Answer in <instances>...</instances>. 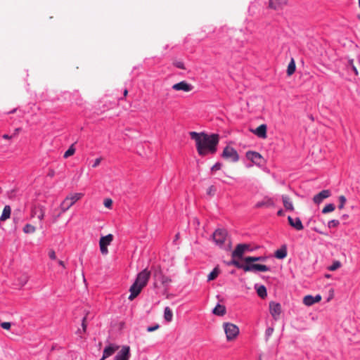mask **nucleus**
Wrapping results in <instances>:
<instances>
[{
	"instance_id": "nucleus-1",
	"label": "nucleus",
	"mask_w": 360,
	"mask_h": 360,
	"mask_svg": "<svg viewBox=\"0 0 360 360\" xmlns=\"http://www.w3.org/2000/svg\"><path fill=\"white\" fill-rule=\"evenodd\" d=\"M191 139L195 141L196 149L199 155L203 157L210 153L215 154L219 142L218 134H207L205 132L191 131Z\"/></svg>"
},
{
	"instance_id": "nucleus-2",
	"label": "nucleus",
	"mask_w": 360,
	"mask_h": 360,
	"mask_svg": "<svg viewBox=\"0 0 360 360\" xmlns=\"http://www.w3.org/2000/svg\"><path fill=\"white\" fill-rule=\"evenodd\" d=\"M266 257L263 256H259V257H253V256H248L243 258V261L245 263V265L253 266V268H251V269H247V272H257V271H261V272H266L270 270V267L265 265V264H254V262H264L266 260Z\"/></svg>"
},
{
	"instance_id": "nucleus-3",
	"label": "nucleus",
	"mask_w": 360,
	"mask_h": 360,
	"mask_svg": "<svg viewBox=\"0 0 360 360\" xmlns=\"http://www.w3.org/2000/svg\"><path fill=\"white\" fill-rule=\"evenodd\" d=\"M83 195L82 193H73L68 195L60 204V212L58 217L69 210L77 201L82 198Z\"/></svg>"
},
{
	"instance_id": "nucleus-4",
	"label": "nucleus",
	"mask_w": 360,
	"mask_h": 360,
	"mask_svg": "<svg viewBox=\"0 0 360 360\" xmlns=\"http://www.w3.org/2000/svg\"><path fill=\"white\" fill-rule=\"evenodd\" d=\"M228 341L234 340L239 334L238 327L231 323H224L223 325Z\"/></svg>"
},
{
	"instance_id": "nucleus-5",
	"label": "nucleus",
	"mask_w": 360,
	"mask_h": 360,
	"mask_svg": "<svg viewBox=\"0 0 360 360\" xmlns=\"http://www.w3.org/2000/svg\"><path fill=\"white\" fill-rule=\"evenodd\" d=\"M221 156L222 158L231 160L233 162H236L239 160V155L237 150L233 147L229 146L224 148Z\"/></svg>"
},
{
	"instance_id": "nucleus-6",
	"label": "nucleus",
	"mask_w": 360,
	"mask_h": 360,
	"mask_svg": "<svg viewBox=\"0 0 360 360\" xmlns=\"http://www.w3.org/2000/svg\"><path fill=\"white\" fill-rule=\"evenodd\" d=\"M227 236V231L224 229H217L212 234V238L216 245L222 247Z\"/></svg>"
},
{
	"instance_id": "nucleus-7",
	"label": "nucleus",
	"mask_w": 360,
	"mask_h": 360,
	"mask_svg": "<svg viewBox=\"0 0 360 360\" xmlns=\"http://www.w3.org/2000/svg\"><path fill=\"white\" fill-rule=\"evenodd\" d=\"M252 251V249L250 248V245L248 243H239L236 245L235 250L231 253V257H237L238 259H243V255L245 252Z\"/></svg>"
},
{
	"instance_id": "nucleus-8",
	"label": "nucleus",
	"mask_w": 360,
	"mask_h": 360,
	"mask_svg": "<svg viewBox=\"0 0 360 360\" xmlns=\"http://www.w3.org/2000/svg\"><path fill=\"white\" fill-rule=\"evenodd\" d=\"M150 274L148 269H144L137 274L135 281L145 287L150 279Z\"/></svg>"
},
{
	"instance_id": "nucleus-9",
	"label": "nucleus",
	"mask_w": 360,
	"mask_h": 360,
	"mask_svg": "<svg viewBox=\"0 0 360 360\" xmlns=\"http://www.w3.org/2000/svg\"><path fill=\"white\" fill-rule=\"evenodd\" d=\"M46 208L40 204L34 205L31 210V217H37L42 221L45 216Z\"/></svg>"
},
{
	"instance_id": "nucleus-10",
	"label": "nucleus",
	"mask_w": 360,
	"mask_h": 360,
	"mask_svg": "<svg viewBox=\"0 0 360 360\" xmlns=\"http://www.w3.org/2000/svg\"><path fill=\"white\" fill-rule=\"evenodd\" d=\"M246 158L256 165H261L262 163L263 158L261 154L256 151L249 150L246 152Z\"/></svg>"
},
{
	"instance_id": "nucleus-11",
	"label": "nucleus",
	"mask_w": 360,
	"mask_h": 360,
	"mask_svg": "<svg viewBox=\"0 0 360 360\" xmlns=\"http://www.w3.org/2000/svg\"><path fill=\"white\" fill-rule=\"evenodd\" d=\"M269 312L274 319L278 320L281 313V305L278 302H271L269 303Z\"/></svg>"
},
{
	"instance_id": "nucleus-12",
	"label": "nucleus",
	"mask_w": 360,
	"mask_h": 360,
	"mask_svg": "<svg viewBox=\"0 0 360 360\" xmlns=\"http://www.w3.org/2000/svg\"><path fill=\"white\" fill-rule=\"evenodd\" d=\"M143 288V286L134 281V283L129 288L130 295L129 296V300H133L135 297H136L140 294L141 290Z\"/></svg>"
},
{
	"instance_id": "nucleus-13",
	"label": "nucleus",
	"mask_w": 360,
	"mask_h": 360,
	"mask_svg": "<svg viewBox=\"0 0 360 360\" xmlns=\"http://www.w3.org/2000/svg\"><path fill=\"white\" fill-rule=\"evenodd\" d=\"M172 89L175 91H183L188 92L193 90V86L186 81H181L179 83L174 84Z\"/></svg>"
},
{
	"instance_id": "nucleus-14",
	"label": "nucleus",
	"mask_w": 360,
	"mask_h": 360,
	"mask_svg": "<svg viewBox=\"0 0 360 360\" xmlns=\"http://www.w3.org/2000/svg\"><path fill=\"white\" fill-rule=\"evenodd\" d=\"M275 203L274 199L269 196H265L262 200L258 201L255 205V208H261L262 207H274Z\"/></svg>"
},
{
	"instance_id": "nucleus-15",
	"label": "nucleus",
	"mask_w": 360,
	"mask_h": 360,
	"mask_svg": "<svg viewBox=\"0 0 360 360\" xmlns=\"http://www.w3.org/2000/svg\"><path fill=\"white\" fill-rule=\"evenodd\" d=\"M322 299L321 295L318 294L316 296H313L311 295H307L303 298V303L306 306H311L315 303L319 302Z\"/></svg>"
},
{
	"instance_id": "nucleus-16",
	"label": "nucleus",
	"mask_w": 360,
	"mask_h": 360,
	"mask_svg": "<svg viewBox=\"0 0 360 360\" xmlns=\"http://www.w3.org/2000/svg\"><path fill=\"white\" fill-rule=\"evenodd\" d=\"M236 257H232V259L227 262L226 264L227 266H234L238 269H243L245 272H247V269H251V268H253V266H250L248 265H245V264L240 263L239 261L236 260L235 259Z\"/></svg>"
},
{
	"instance_id": "nucleus-17",
	"label": "nucleus",
	"mask_w": 360,
	"mask_h": 360,
	"mask_svg": "<svg viewBox=\"0 0 360 360\" xmlns=\"http://www.w3.org/2000/svg\"><path fill=\"white\" fill-rule=\"evenodd\" d=\"M288 221L290 226L297 231H301L304 229L301 219L299 217L293 219L292 217L288 216Z\"/></svg>"
},
{
	"instance_id": "nucleus-18",
	"label": "nucleus",
	"mask_w": 360,
	"mask_h": 360,
	"mask_svg": "<svg viewBox=\"0 0 360 360\" xmlns=\"http://www.w3.org/2000/svg\"><path fill=\"white\" fill-rule=\"evenodd\" d=\"M113 238L114 236L111 233H109L105 236H102L99 240L100 250H105V247L108 248V246L113 240Z\"/></svg>"
},
{
	"instance_id": "nucleus-19",
	"label": "nucleus",
	"mask_w": 360,
	"mask_h": 360,
	"mask_svg": "<svg viewBox=\"0 0 360 360\" xmlns=\"http://www.w3.org/2000/svg\"><path fill=\"white\" fill-rule=\"evenodd\" d=\"M330 195V191L329 190H323L313 198V201L316 204H320L324 199L328 198Z\"/></svg>"
},
{
	"instance_id": "nucleus-20",
	"label": "nucleus",
	"mask_w": 360,
	"mask_h": 360,
	"mask_svg": "<svg viewBox=\"0 0 360 360\" xmlns=\"http://www.w3.org/2000/svg\"><path fill=\"white\" fill-rule=\"evenodd\" d=\"M266 130L267 127L266 124H262L257 127L255 129L252 130V131L259 138L266 139Z\"/></svg>"
},
{
	"instance_id": "nucleus-21",
	"label": "nucleus",
	"mask_w": 360,
	"mask_h": 360,
	"mask_svg": "<svg viewBox=\"0 0 360 360\" xmlns=\"http://www.w3.org/2000/svg\"><path fill=\"white\" fill-rule=\"evenodd\" d=\"M117 349L118 347L113 345H110L105 347L103 352V356L100 360H104L105 359L110 356Z\"/></svg>"
},
{
	"instance_id": "nucleus-22",
	"label": "nucleus",
	"mask_w": 360,
	"mask_h": 360,
	"mask_svg": "<svg viewBox=\"0 0 360 360\" xmlns=\"http://www.w3.org/2000/svg\"><path fill=\"white\" fill-rule=\"evenodd\" d=\"M288 255V250H287V245H281V248L278 249L274 252V257L279 259H283L287 257Z\"/></svg>"
},
{
	"instance_id": "nucleus-23",
	"label": "nucleus",
	"mask_w": 360,
	"mask_h": 360,
	"mask_svg": "<svg viewBox=\"0 0 360 360\" xmlns=\"http://www.w3.org/2000/svg\"><path fill=\"white\" fill-rule=\"evenodd\" d=\"M115 356L124 357L126 359H130V347L129 346H123L122 349L117 352Z\"/></svg>"
},
{
	"instance_id": "nucleus-24",
	"label": "nucleus",
	"mask_w": 360,
	"mask_h": 360,
	"mask_svg": "<svg viewBox=\"0 0 360 360\" xmlns=\"http://www.w3.org/2000/svg\"><path fill=\"white\" fill-rule=\"evenodd\" d=\"M286 4V0H269V6L271 8L277 10L279 9L282 5Z\"/></svg>"
},
{
	"instance_id": "nucleus-25",
	"label": "nucleus",
	"mask_w": 360,
	"mask_h": 360,
	"mask_svg": "<svg viewBox=\"0 0 360 360\" xmlns=\"http://www.w3.org/2000/svg\"><path fill=\"white\" fill-rule=\"evenodd\" d=\"M283 206L286 210L293 211L294 207L290 198L288 195H282Z\"/></svg>"
},
{
	"instance_id": "nucleus-26",
	"label": "nucleus",
	"mask_w": 360,
	"mask_h": 360,
	"mask_svg": "<svg viewBox=\"0 0 360 360\" xmlns=\"http://www.w3.org/2000/svg\"><path fill=\"white\" fill-rule=\"evenodd\" d=\"M255 288L257 290V295L261 298H264V297H266L267 296L266 288V287L264 285H259L258 284H255Z\"/></svg>"
},
{
	"instance_id": "nucleus-27",
	"label": "nucleus",
	"mask_w": 360,
	"mask_h": 360,
	"mask_svg": "<svg viewBox=\"0 0 360 360\" xmlns=\"http://www.w3.org/2000/svg\"><path fill=\"white\" fill-rule=\"evenodd\" d=\"M29 280H30V276L27 274L24 273V274H21L18 278V285L20 288H22L24 285H25L27 283Z\"/></svg>"
},
{
	"instance_id": "nucleus-28",
	"label": "nucleus",
	"mask_w": 360,
	"mask_h": 360,
	"mask_svg": "<svg viewBox=\"0 0 360 360\" xmlns=\"http://www.w3.org/2000/svg\"><path fill=\"white\" fill-rule=\"evenodd\" d=\"M11 213V208L9 205H6L3 210L0 220L4 221L10 218Z\"/></svg>"
},
{
	"instance_id": "nucleus-29",
	"label": "nucleus",
	"mask_w": 360,
	"mask_h": 360,
	"mask_svg": "<svg viewBox=\"0 0 360 360\" xmlns=\"http://www.w3.org/2000/svg\"><path fill=\"white\" fill-rule=\"evenodd\" d=\"M226 311L225 306L220 304H217L212 310V313L217 316H223L226 314Z\"/></svg>"
},
{
	"instance_id": "nucleus-30",
	"label": "nucleus",
	"mask_w": 360,
	"mask_h": 360,
	"mask_svg": "<svg viewBox=\"0 0 360 360\" xmlns=\"http://www.w3.org/2000/svg\"><path fill=\"white\" fill-rule=\"evenodd\" d=\"M164 318L166 321L170 322L173 318V313L169 307H166L164 310Z\"/></svg>"
},
{
	"instance_id": "nucleus-31",
	"label": "nucleus",
	"mask_w": 360,
	"mask_h": 360,
	"mask_svg": "<svg viewBox=\"0 0 360 360\" xmlns=\"http://www.w3.org/2000/svg\"><path fill=\"white\" fill-rule=\"evenodd\" d=\"M36 231V227L30 224H27L23 227V232L26 234L34 233Z\"/></svg>"
},
{
	"instance_id": "nucleus-32",
	"label": "nucleus",
	"mask_w": 360,
	"mask_h": 360,
	"mask_svg": "<svg viewBox=\"0 0 360 360\" xmlns=\"http://www.w3.org/2000/svg\"><path fill=\"white\" fill-rule=\"evenodd\" d=\"M296 70V65L293 59L291 60V61L289 63L288 69H287V74L288 75H292Z\"/></svg>"
},
{
	"instance_id": "nucleus-33",
	"label": "nucleus",
	"mask_w": 360,
	"mask_h": 360,
	"mask_svg": "<svg viewBox=\"0 0 360 360\" xmlns=\"http://www.w3.org/2000/svg\"><path fill=\"white\" fill-rule=\"evenodd\" d=\"M219 270L217 267L213 269V270L208 274L207 281H213L219 275Z\"/></svg>"
},
{
	"instance_id": "nucleus-34",
	"label": "nucleus",
	"mask_w": 360,
	"mask_h": 360,
	"mask_svg": "<svg viewBox=\"0 0 360 360\" xmlns=\"http://www.w3.org/2000/svg\"><path fill=\"white\" fill-rule=\"evenodd\" d=\"M87 326H88V323H87V314L83 318V320H82V330L81 329H78L77 333L79 334L80 336H81V333L82 331L85 333L86 330V328H87Z\"/></svg>"
},
{
	"instance_id": "nucleus-35",
	"label": "nucleus",
	"mask_w": 360,
	"mask_h": 360,
	"mask_svg": "<svg viewBox=\"0 0 360 360\" xmlns=\"http://www.w3.org/2000/svg\"><path fill=\"white\" fill-rule=\"evenodd\" d=\"M160 274H161V276H160L161 283L165 287L167 286L172 282V279L169 277H168L165 275H163L161 271H160Z\"/></svg>"
},
{
	"instance_id": "nucleus-36",
	"label": "nucleus",
	"mask_w": 360,
	"mask_h": 360,
	"mask_svg": "<svg viewBox=\"0 0 360 360\" xmlns=\"http://www.w3.org/2000/svg\"><path fill=\"white\" fill-rule=\"evenodd\" d=\"M335 209V206L333 203H329L328 205H326L322 210L321 212L323 214H326V213H328V212H331L333 211H334Z\"/></svg>"
},
{
	"instance_id": "nucleus-37",
	"label": "nucleus",
	"mask_w": 360,
	"mask_h": 360,
	"mask_svg": "<svg viewBox=\"0 0 360 360\" xmlns=\"http://www.w3.org/2000/svg\"><path fill=\"white\" fill-rule=\"evenodd\" d=\"M75 152V149L73 146H71L64 153L63 157L68 158L72 155Z\"/></svg>"
},
{
	"instance_id": "nucleus-38",
	"label": "nucleus",
	"mask_w": 360,
	"mask_h": 360,
	"mask_svg": "<svg viewBox=\"0 0 360 360\" xmlns=\"http://www.w3.org/2000/svg\"><path fill=\"white\" fill-rule=\"evenodd\" d=\"M338 200H339L338 208L340 210H342L344 207L345 205L347 199H346L345 195H340L339 198H338Z\"/></svg>"
},
{
	"instance_id": "nucleus-39",
	"label": "nucleus",
	"mask_w": 360,
	"mask_h": 360,
	"mask_svg": "<svg viewBox=\"0 0 360 360\" xmlns=\"http://www.w3.org/2000/svg\"><path fill=\"white\" fill-rule=\"evenodd\" d=\"M340 225V221L338 219H332L328 222V227L329 229L336 228Z\"/></svg>"
},
{
	"instance_id": "nucleus-40",
	"label": "nucleus",
	"mask_w": 360,
	"mask_h": 360,
	"mask_svg": "<svg viewBox=\"0 0 360 360\" xmlns=\"http://www.w3.org/2000/svg\"><path fill=\"white\" fill-rule=\"evenodd\" d=\"M217 192V188L214 186H210L207 190V195L209 196H214Z\"/></svg>"
},
{
	"instance_id": "nucleus-41",
	"label": "nucleus",
	"mask_w": 360,
	"mask_h": 360,
	"mask_svg": "<svg viewBox=\"0 0 360 360\" xmlns=\"http://www.w3.org/2000/svg\"><path fill=\"white\" fill-rule=\"evenodd\" d=\"M348 66H349L352 68V70L354 72L355 75H359L358 70H357V68H356V66L354 64V60L353 59L349 60V61H348Z\"/></svg>"
},
{
	"instance_id": "nucleus-42",
	"label": "nucleus",
	"mask_w": 360,
	"mask_h": 360,
	"mask_svg": "<svg viewBox=\"0 0 360 360\" xmlns=\"http://www.w3.org/2000/svg\"><path fill=\"white\" fill-rule=\"evenodd\" d=\"M340 266H341L340 262L335 261V262H333V264L328 267V270L335 271V270L338 269V268H340Z\"/></svg>"
},
{
	"instance_id": "nucleus-43",
	"label": "nucleus",
	"mask_w": 360,
	"mask_h": 360,
	"mask_svg": "<svg viewBox=\"0 0 360 360\" xmlns=\"http://www.w3.org/2000/svg\"><path fill=\"white\" fill-rule=\"evenodd\" d=\"M274 332V328L271 327H268L265 330V338L266 340H269V338L271 336Z\"/></svg>"
},
{
	"instance_id": "nucleus-44",
	"label": "nucleus",
	"mask_w": 360,
	"mask_h": 360,
	"mask_svg": "<svg viewBox=\"0 0 360 360\" xmlns=\"http://www.w3.org/2000/svg\"><path fill=\"white\" fill-rule=\"evenodd\" d=\"M173 64H174V65L176 68H177L179 69H181V70H185L186 69V68L184 66V63L183 62H181V61H175V62H174Z\"/></svg>"
},
{
	"instance_id": "nucleus-45",
	"label": "nucleus",
	"mask_w": 360,
	"mask_h": 360,
	"mask_svg": "<svg viewBox=\"0 0 360 360\" xmlns=\"http://www.w3.org/2000/svg\"><path fill=\"white\" fill-rule=\"evenodd\" d=\"M222 164L219 162H216L211 168L212 171H217L221 169Z\"/></svg>"
},
{
	"instance_id": "nucleus-46",
	"label": "nucleus",
	"mask_w": 360,
	"mask_h": 360,
	"mask_svg": "<svg viewBox=\"0 0 360 360\" xmlns=\"http://www.w3.org/2000/svg\"><path fill=\"white\" fill-rule=\"evenodd\" d=\"M1 326L5 330H9L11 328V323L10 322H3L1 323Z\"/></svg>"
},
{
	"instance_id": "nucleus-47",
	"label": "nucleus",
	"mask_w": 360,
	"mask_h": 360,
	"mask_svg": "<svg viewBox=\"0 0 360 360\" xmlns=\"http://www.w3.org/2000/svg\"><path fill=\"white\" fill-rule=\"evenodd\" d=\"M160 328V326L158 324H155L154 326H150L147 328L148 332H153L158 329Z\"/></svg>"
},
{
	"instance_id": "nucleus-48",
	"label": "nucleus",
	"mask_w": 360,
	"mask_h": 360,
	"mask_svg": "<svg viewBox=\"0 0 360 360\" xmlns=\"http://www.w3.org/2000/svg\"><path fill=\"white\" fill-rule=\"evenodd\" d=\"M49 257L50 259L55 260L56 259V252L53 250H50L48 252Z\"/></svg>"
},
{
	"instance_id": "nucleus-49",
	"label": "nucleus",
	"mask_w": 360,
	"mask_h": 360,
	"mask_svg": "<svg viewBox=\"0 0 360 360\" xmlns=\"http://www.w3.org/2000/svg\"><path fill=\"white\" fill-rule=\"evenodd\" d=\"M112 201L110 198H107L105 200L104 205L106 207H110L112 205Z\"/></svg>"
},
{
	"instance_id": "nucleus-50",
	"label": "nucleus",
	"mask_w": 360,
	"mask_h": 360,
	"mask_svg": "<svg viewBox=\"0 0 360 360\" xmlns=\"http://www.w3.org/2000/svg\"><path fill=\"white\" fill-rule=\"evenodd\" d=\"M102 160V158H98L95 160L94 164L91 165L92 167H97L98 165H99V164L101 163Z\"/></svg>"
},
{
	"instance_id": "nucleus-51",
	"label": "nucleus",
	"mask_w": 360,
	"mask_h": 360,
	"mask_svg": "<svg viewBox=\"0 0 360 360\" xmlns=\"http://www.w3.org/2000/svg\"><path fill=\"white\" fill-rule=\"evenodd\" d=\"M312 230L314 231L315 232L319 233V234H321V235H326V233L321 231V230H319V229H317L316 227H314L312 228Z\"/></svg>"
},
{
	"instance_id": "nucleus-52",
	"label": "nucleus",
	"mask_w": 360,
	"mask_h": 360,
	"mask_svg": "<svg viewBox=\"0 0 360 360\" xmlns=\"http://www.w3.org/2000/svg\"><path fill=\"white\" fill-rule=\"evenodd\" d=\"M20 130V128H16V129L14 130V133H13V134L12 135V136H13V137L16 136L18 134V133H19Z\"/></svg>"
},
{
	"instance_id": "nucleus-53",
	"label": "nucleus",
	"mask_w": 360,
	"mask_h": 360,
	"mask_svg": "<svg viewBox=\"0 0 360 360\" xmlns=\"http://www.w3.org/2000/svg\"><path fill=\"white\" fill-rule=\"evenodd\" d=\"M277 215L279 216V217H282L284 215V212H283V210L282 209H280L278 212H277Z\"/></svg>"
},
{
	"instance_id": "nucleus-54",
	"label": "nucleus",
	"mask_w": 360,
	"mask_h": 360,
	"mask_svg": "<svg viewBox=\"0 0 360 360\" xmlns=\"http://www.w3.org/2000/svg\"><path fill=\"white\" fill-rule=\"evenodd\" d=\"M102 255H107L108 253V249L105 247V250H100Z\"/></svg>"
},
{
	"instance_id": "nucleus-55",
	"label": "nucleus",
	"mask_w": 360,
	"mask_h": 360,
	"mask_svg": "<svg viewBox=\"0 0 360 360\" xmlns=\"http://www.w3.org/2000/svg\"><path fill=\"white\" fill-rule=\"evenodd\" d=\"M114 360H129V359H126L124 357L115 356Z\"/></svg>"
},
{
	"instance_id": "nucleus-56",
	"label": "nucleus",
	"mask_w": 360,
	"mask_h": 360,
	"mask_svg": "<svg viewBox=\"0 0 360 360\" xmlns=\"http://www.w3.org/2000/svg\"><path fill=\"white\" fill-rule=\"evenodd\" d=\"M341 218L343 219V220H347L348 218H349V215L347 214H344L342 215Z\"/></svg>"
},
{
	"instance_id": "nucleus-57",
	"label": "nucleus",
	"mask_w": 360,
	"mask_h": 360,
	"mask_svg": "<svg viewBox=\"0 0 360 360\" xmlns=\"http://www.w3.org/2000/svg\"><path fill=\"white\" fill-rule=\"evenodd\" d=\"M12 137H13L12 136H8V134H4V135H3V138H4V139H11Z\"/></svg>"
},
{
	"instance_id": "nucleus-58",
	"label": "nucleus",
	"mask_w": 360,
	"mask_h": 360,
	"mask_svg": "<svg viewBox=\"0 0 360 360\" xmlns=\"http://www.w3.org/2000/svg\"><path fill=\"white\" fill-rule=\"evenodd\" d=\"M127 94H128V90H127V89H124V91H123L124 96L126 97L127 96Z\"/></svg>"
},
{
	"instance_id": "nucleus-59",
	"label": "nucleus",
	"mask_w": 360,
	"mask_h": 360,
	"mask_svg": "<svg viewBox=\"0 0 360 360\" xmlns=\"http://www.w3.org/2000/svg\"><path fill=\"white\" fill-rule=\"evenodd\" d=\"M53 175H54V171L53 170H50L49 173V176L52 177V176H53Z\"/></svg>"
},
{
	"instance_id": "nucleus-60",
	"label": "nucleus",
	"mask_w": 360,
	"mask_h": 360,
	"mask_svg": "<svg viewBox=\"0 0 360 360\" xmlns=\"http://www.w3.org/2000/svg\"><path fill=\"white\" fill-rule=\"evenodd\" d=\"M58 264L65 268L64 262L62 260H58Z\"/></svg>"
},
{
	"instance_id": "nucleus-61",
	"label": "nucleus",
	"mask_w": 360,
	"mask_h": 360,
	"mask_svg": "<svg viewBox=\"0 0 360 360\" xmlns=\"http://www.w3.org/2000/svg\"><path fill=\"white\" fill-rule=\"evenodd\" d=\"M358 3H359V6L360 8V0L358 1ZM359 18L360 19V15L359 16Z\"/></svg>"
}]
</instances>
